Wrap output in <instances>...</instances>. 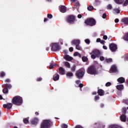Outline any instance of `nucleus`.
Wrapping results in <instances>:
<instances>
[{
    "label": "nucleus",
    "instance_id": "nucleus-1",
    "mask_svg": "<svg viewBox=\"0 0 128 128\" xmlns=\"http://www.w3.org/2000/svg\"><path fill=\"white\" fill-rule=\"evenodd\" d=\"M12 102L16 106H20L22 104V98L20 96H16L13 98Z\"/></svg>",
    "mask_w": 128,
    "mask_h": 128
},
{
    "label": "nucleus",
    "instance_id": "nucleus-2",
    "mask_svg": "<svg viewBox=\"0 0 128 128\" xmlns=\"http://www.w3.org/2000/svg\"><path fill=\"white\" fill-rule=\"evenodd\" d=\"M52 122L50 120H44L40 126V128H49Z\"/></svg>",
    "mask_w": 128,
    "mask_h": 128
},
{
    "label": "nucleus",
    "instance_id": "nucleus-3",
    "mask_svg": "<svg viewBox=\"0 0 128 128\" xmlns=\"http://www.w3.org/2000/svg\"><path fill=\"white\" fill-rule=\"evenodd\" d=\"M96 20L92 18H88L85 20L84 24H87V26H93L96 24Z\"/></svg>",
    "mask_w": 128,
    "mask_h": 128
},
{
    "label": "nucleus",
    "instance_id": "nucleus-4",
    "mask_svg": "<svg viewBox=\"0 0 128 128\" xmlns=\"http://www.w3.org/2000/svg\"><path fill=\"white\" fill-rule=\"evenodd\" d=\"M87 72L89 74H96L98 72H96V66H92L88 68Z\"/></svg>",
    "mask_w": 128,
    "mask_h": 128
},
{
    "label": "nucleus",
    "instance_id": "nucleus-5",
    "mask_svg": "<svg viewBox=\"0 0 128 128\" xmlns=\"http://www.w3.org/2000/svg\"><path fill=\"white\" fill-rule=\"evenodd\" d=\"M52 52H58V50H60V46H58V44L57 43H52Z\"/></svg>",
    "mask_w": 128,
    "mask_h": 128
},
{
    "label": "nucleus",
    "instance_id": "nucleus-6",
    "mask_svg": "<svg viewBox=\"0 0 128 128\" xmlns=\"http://www.w3.org/2000/svg\"><path fill=\"white\" fill-rule=\"evenodd\" d=\"M86 70L84 69L79 70L78 71H77L76 76H78V78H82Z\"/></svg>",
    "mask_w": 128,
    "mask_h": 128
},
{
    "label": "nucleus",
    "instance_id": "nucleus-7",
    "mask_svg": "<svg viewBox=\"0 0 128 128\" xmlns=\"http://www.w3.org/2000/svg\"><path fill=\"white\" fill-rule=\"evenodd\" d=\"M67 22L68 24H72L74 22V16H68L66 19Z\"/></svg>",
    "mask_w": 128,
    "mask_h": 128
},
{
    "label": "nucleus",
    "instance_id": "nucleus-8",
    "mask_svg": "<svg viewBox=\"0 0 128 128\" xmlns=\"http://www.w3.org/2000/svg\"><path fill=\"white\" fill-rule=\"evenodd\" d=\"M109 48L112 50V52H116L118 48H116V45L114 44H111L109 45Z\"/></svg>",
    "mask_w": 128,
    "mask_h": 128
},
{
    "label": "nucleus",
    "instance_id": "nucleus-9",
    "mask_svg": "<svg viewBox=\"0 0 128 128\" xmlns=\"http://www.w3.org/2000/svg\"><path fill=\"white\" fill-rule=\"evenodd\" d=\"M12 103L4 104L3 105V107H4L5 108H8V110H10V108H12Z\"/></svg>",
    "mask_w": 128,
    "mask_h": 128
},
{
    "label": "nucleus",
    "instance_id": "nucleus-10",
    "mask_svg": "<svg viewBox=\"0 0 128 128\" xmlns=\"http://www.w3.org/2000/svg\"><path fill=\"white\" fill-rule=\"evenodd\" d=\"M80 44V41L79 40H73L72 42V44H74L75 46H78Z\"/></svg>",
    "mask_w": 128,
    "mask_h": 128
},
{
    "label": "nucleus",
    "instance_id": "nucleus-11",
    "mask_svg": "<svg viewBox=\"0 0 128 128\" xmlns=\"http://www.w3.org/2000/svg\"><path fill=\"white\" fill-rule=\"evenodd\" d=\"M92 54H94L96 56H98L100 54V52L98 50H96L92 51Z\"/></svg>",
    "mask_w": 128,
    "mask_h": 128
},
{
    "label": "nucleus",
    "instance_id": "nucleus-12",
    "mask_svg": "<svg viewBox=\"0 0 128 128\" xmlns=\"http://www.w3.org/2000/svg\"><path fill=\"white\" fill-rule=\"evenodd\" d=\"M31 123L34 126H36V124H38V118H35L32 120L31 121Z\"/></svg>",
    "mask_w": 128,
    "mask_h": 128
},
{
    "label": "nucleus",
    "instance_id": "nucleus-13",
    "mask_svg": "<svg viewBox=\"0 0 128 128\" xmlns=\"http://www.w3.org/2000/svg\"><path fill=\"white\" fill-rule=\"evenodd\" d=\"M60 10L61 12H66V8L65 6H60Z\"/></svg>",
    "mask_w": 128,
    "mask_h": 128
},
{
    "label": "nucleus",
    "instance_id": "nucleus-14",
    "mask_svg": "<svg viewBox=\"0 0 128 128\" xmlns=\"http://www.w3.org/2000/svg\"><path fill=\"white\" fill-rule=\"evenodd\" d=\"M124 78L123 77H120L119 78L118 80L117 81L118 82H120V84H124Z\"/></svg>",
    "mask_w": 128,
    "mask_h": 128
},
{
    "label": "nucleus",
    "instance_id": "nucleus-15",
    "mask_svg": "<svg viewBox=\"0 0 128 128\" xmlns=\"http://www.w3.org/2000/svg\"><path fill=\"white\" fill-rule=\"evenodd\" d=\"M60 78V75L58 74H56L53 76V80H54L55 82L56 80H58Z\"/></svg>",
    "mask_w": 128,
    "mask_h": 128
},
{
    "label": "nucleus",
    "instance_id": "nucleus-16",
    "mask_svg": "<svg viewBox=\"0 0 128 128\" xmlns=\"http://www.w3.org/2000/svg\"><path fill=\"white\" fill-rule=\"evenodd\" d=\"M64 58L65 60H72V57H70V56H68V55H65L64 56Z\"/></svg>",
    "mask_w": 128,
    "mask_h": 128
},
{
    "label": "nucleus",
    "instance_id": "nucleus-17",
    "mask_svg": "<svg viewBox=\"0 0 128 128\" xmlns=\"http://www.w3.org/2000/svg\"><path fill=\"white\" fill-rule=\"evenodd\" d=\"M117 90H124V85L123 84H120L116 86Z\"/></svg>",
    "mask_w": 128,
    "mask_h": 128
},
{
    "label": "nucleus",
    "instance_id": "nucleus-18",
    "mask_svg": "<svg viewBox=\"0 0 128 128\" xmlns=\"http://www.w3.org/2000/svg\"><path fill=\"white\" fill-rule=\"evenodd\" d=\"M59 72L60 74H66V72H64V68L60 67L59 68Z\"/></svg>",
    "mask_w": 128,
    "mask_h": 128
},
{
    "label": "nucleus",
    "instance_id": "nucleus-19",
    "mask_svg": "<svg viewBox=\"0 0 128 128\" xmlns=\"http://www.w3.org/2000/svg\"><path fill=\"white\" fill-rule=\"evenodd\" d=\"M122 22L125 24H128V18H124L122 20Z\"/></svg>",
    "mask_w": 128,
    "mask_h": 128
},
{
    "label": "nucleus",
    "instance_id": "nucleus-20",
    "mask_svg": "<svg viewBox=\"0 0 128 128\" xmlns=\"http://www.w3.org/2000/svg\"><path fill=\"white\" fill-rule=\"evenodd\" d=\"M98 94L99 95L102 96H104V92L102 90L100 89V90H98Z\"/></svg>",
    "mask_w": 128,
    "mask_h": 128
},
{
    "label": "nucleus",
    "instance_id": "nucleus-21",
    "mask_svg": "<svg viewBox=\"0 0 128 128\" xmlns=\"http://www.w3.org/2000/svg\"><path fill=\"white\" fill-rule=\"evenodd\" d=\"M56 66V64L55 63H52L50 64L49 68L50 70H52V68H54Z\"/></svg>",
    "mask_w": 128,
    "mask_h": 128
},
{
    "label": "nucleus",
    "instance_id": "nucleus-22",
    "mask_svg": "<svg viewBox=\"0 0 128 128\" xmlns=\"http://www.w3.org/2000/svg\"><path fill=\"white\" fill-rule=\"evenodd\" d=\"M126 116H124V114L120 116V120H122V122H126Z\"/></svg>",
    "mask_w": 128,
    "mask_h": 128
},
{
    "label": "nucleus",
    "instance_id": "nucleus-23",
    "mask_svg": "<svg viewBox=\"0 0 128 128\" xmlns=\"http://www.w3.org/2000/svg\"><path fill=\"white\" fill-rule=\"evenodd\" d=\"M111 70L112 72H116V66L114 65L112 66L111 68Z\"/></svg>",
    "mask_w": 128,
    "mask_h": 128
},
{
    "label": "nucleus",
    "instance_id": "nucleus-24",
    "mask_svg": "<svg viewBox=\"0 0 128 128\" xmlns=\"http://www.w3.org/2000/svg\"><path fill=\"white\" fill-rule=\"evenodd\" d=\"M106 62H107V64H110V62H112V59L110 58H107L105 60Z\"/></svg>",
    "mask_w": 128,
    "mask_h": 128
},
{
    "label": "nucleus",
    "instance_id": "nucleus-25",
    "mask_svg": "<svg viewBox=\"0 0 128 128\" xmlns=\"http://www.w3.org/2000/svg\"><path fill=\"white\" fill-rule=\"evenodd\" d=\"M74 56H78V58H82V55L78 52H75L74 53Z\"/></svg>",
    "mask_w": 128,
    "mask_h": 128
},
{
    "label": "nucleus",
    "instance_id": "nucleus-26",
    "mask_svg": "<svg viewBox=\"0 0 128 128\" xmlns=\"http://www.w3.org/2000/svg\"><path fill=\"white\" fill-rule=\"evenodd\" d=\"M2 92L4 94H8V88L5 87L2 90Z\"/></svg>",
    "mask_w": 128,
    "mask_h": 128
},
{
    "label": "nucleus",
    "instance_id": "nucleus-27",
    "mask_svg": "<svg viewBox=\"0 0 128 128\" xmlns=\"http://www.w3.org/2000/svg\"><path fill=\"white\" fill-rule=\"evenodd\" d=\"M116 4H122L124 2V0H114Z\"/></svg>",
    "mask_w": 128,
    "mask_h": 128
},
{
    "label": "nucleus",
    "instance_id": "nucleus-28",
    "mask_svg": "<svg viewBox=\"0 0 128 128\" xmlns=\"http://www.w3.org/2000/svg\"><path fill=\"white\" fill-rule=\"evenodd\" d=\"M114 11L115 14H120V9L118 8H114Z\"/></svg>",
    "mask_w": 128,
    "mask_h": 128
},
{
    "label": "nucleus",
    "instance_id": "nucleus-29",
    "mask_svg": "<svg viewBox=\"0 0 128 128\" xmlns=\"http://www.w3.org/2000/svg\"><path fill=\"white\" fill-rule=\"evenodd\" d=\"M76 50H82V46H80V44L76 45Z\"/></svg>",
    "mask_w": 128,
    "mask_h": 128
},
{
    "label": "nucleus",
    "instance_id": "nucleus-30",
    "mask_svg": "<svg viewBox=\"0 0 128 128\" xmlns=\"http://www.w3.org/2000/svg\"><path fill=\"white\" fill-rule=\"evenodd\" d=\"M64 64H65L66 66L68 68H70V63H68V62H65Z\"/></svg>",
    "mask_w": 128,
    "mask_h": 128
},
{
    "label": "nucleus",
    "instance_id": "nucleus-31",
    "mask_svg": "<svg viewBox=\"0 0 128 128\" xmlns=\"http://www.w3.org/2000/svg\"><path fill=\"white\" fill-rule=\"evenodd\" d=\"M124 40H127L128 42V33H127L125 36H124Z\"/></svg>",
    "mask_w": 128,
    "mask_h": 128
},
{
    "label": "nucleus",
    "instance_id": "nucleus-32",
    "mask_svg": "<svg viewBox=\"0 0 128 128\" xmlns=\"http://www.w3.org/2000/svg\"><path fill=\"white\" fill-rule=\"evenodd\" d=\"M88 10H94V7L92 6H90L88 7Z\"/></svg>",
    "mask_w": 128,
    "mask_h": 128
},
{
    "label": "nucleus",
    "instance_id": "nucleus-33",
    "mask_svg": "<svg viewBox=\"0 0 128 128\" xmlns=\"http://www.w3.org/2000/svg\"><path fill=\"white\" fill-rule=\"evenodd\" d=\"M82 60L83 62H88V58L86 56H83Z\"/></svg>",
    "mask_w": 128,
    "mask_h": 128
},
{
    "label": "nucleus",
    "instance_id": "nucleus-34",
    "mask_svg": "<svg viewBox=\"0 0 128 128\" xmlns=\"http://www.w3.org/2000/svg\"><path fill=\"white\" fill-rule=\"evenodd\" d=\"M71 70L73 72H76V66H73L72 67Z\"/></svg>",
    "mask_w": 128,
    "mask_h": 128
},
{
    "label": "nucleus",
    "instance_id": "nucleus-35",
    "mask_svg": "<svg viewBox=\"0 0 128 128\" xmlns=\"http://www.w3.org/2000/svg\"><path fill=\"white\" fill-rule=\"evenodd\" d=\"M112 6L110 4H109L107 6V10H112Z\"/></svg>",
    "mask_w": 128,
    "mask_h": 128
},
{
    "label": "nucleus",
    "instance_id": "nucleus-36",
    "mask_svg": "<svg viewBox=\"0 0 128 128\" xmlns=\"http://www.w3.org/2000/svg\"><path fill=\"white\" fill-rule=\"evenodd\" d=\"M4 86L5 88H12V86L10 84H6Z\"/></svg>",
    "mask_w": 128,
    "mask_h": 128
},
{
    "label": "nucleus",
    "instance_id": "nucleus-37",
    "mask_svg": "<svg viewBox=\"0 0 128 128\" xmlns=\"http://www.w3.org/2000/svg\"><path fill=\"white\" fill-rule=\"evenodd\" d=\"M84 42L86 44H90V40L88 39H86L84 40Z\"/></svg>",
    "mask_w": 128,
    "mask_h": 128
},
{
    "label": "nucleus",
    "instance_id": "nucleus-38",
    "mask_svg": "<svg viewBox=\"0 0 128 128\" xmlns=\"http://www.w3.org/2000/svg\"><path fill=\"white\" fill-rule=\"evenodd\" d=\"M112 86L110 82H108L106 84V86Z\"/></svg>",
    "mask_w": 128,
    "mask_h": 128
},
{
    "label": "nucleus",
    "instance_id": "nucleus-39",
    "mask_svg": "<svg viewBox=\"0 0 128 128\" xmlns=\"http://www.w3.org/2000/svg\"><path fill=\"white\" fill-rule=\"evenodd\" d=\"M61 126L62 128H68V125H66V124H62L61 125Z\"/></svg>",
    "mask_w": 128,
    "mask_h": 128
},
{
    "label": "nucleus",
    "instance_id": "nucleus-40",
    "mask_svg": "<svg viewBox=\"0 0 128 128\" xmlns=\"http://www.w3.org/2000/svg\"><path fill=\"white\" fill-rule=\"evenodd\" d=\"M122 58H125L126 60H128V54L125 55L123 56Z\"/></svg>",
    "mask_w": 128,
    "mask_h": 128
},
{
    "label": "nucleus",
    "instance_id": "nucleus-41",
    "mask_svg": "<svg viewBox=\"0 0 128 128\" xmlns=\"http://www.w3.org/2000/svg\"><path fill=\"white\" fill-rule=\"evenodd\" d=\"M91 58H92L93 60H94V58H96V55H95L94 54H92L91 55Z\"/></svg>",
    "mask_w": 128,
    "mask_h": 128
},
{
    "label": "nucleus",
    "instance_id": "nucleus-42",
    "mask_svg": "<svg viewBox=\"0 0 128 128\" xmlns=\"http://www.w3.org/2000/svg\"><path fill=\"white\" fill-rule=\"evenodd\" d=\"M109 128H118V126L112 125V126H110Z\"/></svg>",
    "mask_w": 128,
    "mask_h": 128
},
{
    "label": "nucleus",
    "instance_id": "nucleus-43",
    "mask_svg": "<svg viewBox=\"0 0 128 128\" xmlns=\"http://www.w3.org/2000/svg\"><path fill=\"white\" fill-rule=\"evenodd\" d=\"M24 122L25 124H28V119L25 118L24 120Z\"/></svg>",
    "mask_w": 128,
    "mask_h": 128
},
{
    "label": "nucleus",
    "instance_id": "nucleus-44",
    "mask_svg": "<svg viewBox=\"0 0 128 128\" xmlns=\"http://www.w3.org/2000/svg\"><path fill=\"white\" fill-rule=\"evenodd\" d=\"M67 76H72L73 74L72 72H68L66 74Z\"/></svg>",
    "mask_w": 128,
    "mask_h": 128
},
{
    "label": "nucleus",
    "instance_id": "nucleus-45",
    "mask_svg": "<svg viewBox=\"0 0 128 128\" xmlns=\"http://www.w3.org/2000/svg\"><path fill=\"white\" fill-rule=\"evenodd\" d=\"M48 18H52V14H48Z\"/></svg>",
    "mask_w": 128,
    "mask_h": 128
},
{
    "label": "nucleus",
    "instance_id": "nucleus-46",
    "mask_svg": "<svg viewBox=\"0 0 128 128\" xmlns=\"http://www.w3.org/2000/svg\"><path fill=\"white\" fill-rule=\"evenodd\" d=\"M75 6H76L77 8H78L80 6V2H76L75 3Z\"/></svg>",
    "mask_w": 128,
    "mask_h": 128
},
{
    "label": "nucleus",
    "instance_id": "nucleus-47",
    "mask_svg": "<svg viewBox=\"0 0 128 128\" xmlns=\"http://www.w3.org/2000/svg\"><path fill=\"white\" fill-rule=\"evenodd\" d=\"M6 76V74L4 73V72H2L0 73V76Z\"/></svg>",
    "mask_w": 128,
    "mask_h": 128
},
{
    "label": "nucleus",
    "instance_id": "nucleus-48",
    "mask_svg": "<svg viewBox=\"0 0 128 128\" xmlns=\"http://www.w3.org/2000/svg\"><path fill=\"white\" fill-rule=\"evenodd\" d=\"M128 0H126L124 3V6H128Z\"/></svg>",
    "mask_w": 128,
    "mask_h": 128
},
{
    "label": "nucleus",
    "instance_id": "nucleus-49",
    "mask_svg": "<svg viewBox=\"0 0 128 128\" xmlns=\"http://www.w3.org/2000/svg\"><path fill=\"white\" fill-rule=\"evenodd\" d=\"M102 18H106V14L104 13L102 16Z\"/></svg>",
    "mask_w": 128,
    "mask_h": 128
},
{
    "label": "nucleus",
    "instance_id": "nucleus-50",
    "mask_svg": "<svg viewBox=\"0 0 128 128\" xmlns=\"http://www.w3.org/2000/svg\"><path fill=\"white\" fill-rule=\"evenodd\" d=\"M123 110H122V113L123 114H126V108H123Z\"/></svg>",
    "mask_w": 128,
    "mask_h": 128
},
{
    "label": "nucleus",
    "instance_id": "nucleus-51",
    "mask_svg": "<svg viewBox=\"0 0 128 128\" xmlns=\"http://www.w3.org/2000/svg\"><path fill=\"white\" fill-rule=\"evenodd\" d=\"M69 50H70V52H74V48L70 47V48H69Z\"/></svg>",
    "mask_w": 128,
    "mask_h": 128
},
{
    "label": "nucleus",
    "instance_id": "nucleus-52",
    "mask_svg": "<svg viewBox=\"0 0 128 128\" xmlns=\"http://www.w3.org/2000/svg\"><path fill=\"white\" fill-rule=\"evenodd\" d=\"M103 40H108V36H106V35L104 36Z\"/></svg>",
    "mask_w": 128,
    "mask_h": 128
},
{
    "label": "nucleus",
    "instance_id": "nucleus-53",
    "mask_svg": "<svg viewBox=\"0 0 128 128\" xmlns=\"http://www.w3.org/2000/svg\"><path fill=\"white\" fill-rule=\"evenodd\" d=\"M104 60V56H100V60L102 61V60Z\"/></svg>",
    "mask_w": 128,
    "mask_h": 128
},
{
    "label": "nucleus",
    "instance_id": "nucleus-54",
    "mask_svg": "<svg viewBox=\"0 0 128 128\" xmlns=\"http://www.w3.org/2000/svg\"><path fill=\"white\" fill-rule=\"evenodd\" d=\"M100 44H104V42H104V40H100Z\"/></svg>",
    "mask_w": 128,
    "mask_h": 128
},
{
    "label": "nucleus",
    "instance_id": "nucleus-55",
    "mask_svg": "<svg viewBox=\"0 0 128 128\" xmlns=\"http://www.w3.org/2000/svg\"><path fill=\"white\" fill-rule=\"evenodd\" d=\"M6 82H10V80L9 78L6 79L5 80Z\"/></svg>",
    "mask_w": 128,
    "mask_h": 128
},
{
    "label": "nucleus",
    "instance_id": "nucleus-56",
    "mask_svg": "<svg viewBox=\"0 0 128 128\" xmlns=\"http://www.w3.org/2000/svg\"><path fill=\"white\" fill-rule=\"evenodd\" d=\"M75 128H82V126H80V125H78Z\"/></svg>",
    "mask_w": 128,
    "mask_h": 128
},
{
    "label": "nucleus",
    "instance_id": "nucleus-57",
    "mask_svg": "<svg viewBox=\"0 0 128 128\" xmlns=\"http://www.w3.org/2000/svg\"><path fill=\"white\" fill-rule=\"evenodd\" d=\"M100 98V97L98 96H96L95 97V100H98Z\"/></svg>",
    "mask_w": 128,
    "mask_h": 128
},
{
    "label": "nucleus",
    "instance_id": "nucleus-58",
    "mask_svg": "<svg viewBox=\"0 0 128 128\" xmlns=\"http://www.w3.org/2000/svg\"><path fill=\"white\" fill-rule=\"evenodd\" d=\"M96 42H100V38H97Z\"/></svg>",
    "mask_w": 128,
    "mask_h": 128
},
{
    "label": "nucleus",
    "instance_id": "nucleus-59",
    "mask_svg": "<svg viewBox=\"0 0 128 128\" xmlns=\"http://www.w3.org/2000/svg\"><path fill=\"white\" fill-rule=\"evenodd\" d=\"M119 20H118V18H116V19H115V20H114V22H119Z\"/></svg>",
    "mask_w": 128,
    "mask_h": 128
},
{
    "label": "nucleus",
    "instance_id": "nucleus-60",
    "mask_svg": "<svg viewBox=\"0 0 128 128\" xmlns=\"http://www.w3.org/2000/svg\"><path fill=\"white\" fill-rule=\"evenodd\" d=\"M42 78H37V82H40L42 80Z\"/></svg>",
    "mask_w": 128,
    "mask_h": 128
},
{
    "label": "nucleus",
    "instance_id": "nucleus-61",
    "mask_svg": "<svg viewBox=\"0 0 128 128\" xmlns=\"http://www.w3.org/2000/svg\"><path fill=\"white\" fill-rule=\"evenodd\" d=\"M103 48L104 50H108V47L106 46H103Z\"/></svg>",
    "mask_w": 128,
    "mask_h": 128
},
{
    "label": "nucleus",
    "instance_id": "nucleus-62",
    "mask_svg": "<svg viewBox=\"0 0 128 128\" xmlns=\"http://www.w3.org/2000/svg\"><path fill=\"white\" fill-rule=\"evenodd\" d=\"M78 18H82V14H80L78 16Z\"/></svg>",
    "mask_w": 128,
    "mask_h": 128
},
{
    "label": "nucleus",
    "instance_id": "nucleus-63",
    "mask_svg": "<svg viewBox=\"0 0 128 128\" xmlns=\"http://www.w3.org/2000/svg\"><path fill=\"white\" fill-rule=\"evenodd\" d=\"M80 80H77L76 82V84H80Z\"/></svg>",
    "mask_w": 128,
    "mask_h": 128
},
{
    "label": "nucleus",
    "instance_id": "nucleus-64",
    "mask_svg": "<svg viewBox=\"0 0 128 128\" xmlns=\"http://www.w3.org/2000/svg\"><path fill=\"white\" fill-rule=\"evenodd\" d=\"M79 86H80V88H82V86H84V84H79Z\"/></svg>",
    "mask_w": 128,
    "mask_h": 128
}]
</instances>
